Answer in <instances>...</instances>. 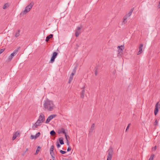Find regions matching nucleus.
Listing matches in <instances>:
<instances>
[{"label": "nucleus", "mask_w": 160, "mask_h": 160, "mask_svg": "<svg viewBox=\"0 0 160 160\" xmlns=\"http://www.w3.org/2000/svg\"><path fill=\"white\" fill-rule=\"evenodd\" d=\"M54 148V147L53 145H52L50 149V155L51 156L52 158L53 159V160H54V153L53 152V150Z\"/></svg>", "instance_id": "nucleus-4"}, {"label": "nucleus", "mask_w": 160, "mask_h": 160, "mask_svg": "<svg viewBox=\"0 0 160 160\" xmlns=\"http://www.w3.org/2000/svg\"><path fill=\"white\" fill-rule=\"evenodd\" d=\"M40 134H41V133L40 132H38L36 134L35 136H36V138H37L40 136Z\"/></svg>", "instance_id": "nucleus-28"}, {"label": "nucleus", "mask_w": 160, "mask_h": 160, "mask_svg": "<svg viewBox=\"0 0 160 160\" xmlns=\"http://www.w3.org/2000/svg\"><path fill=\"white\" fill-rule=\"evenodd\" d=\"M60 152L62 154H64L66 152L65 151L62 150H61Z\"/></svg>", "instance_id": "nucleus-30"}, {"label": "nucleus", "mask_w": 160, "mask_h": 160, "mask_svg": "<svg viewBox=\"0 0 160 160\" xmlns=\"http://www.w3.org/2000/svg\"><path fill=\"white\" fill-rule=\"evenodd\" d=\"M110 157H111V158H112V155H111V156H110Z\"/></svg>", "instance_id": "nucleus-41"}, {"label": "nucleus", "mask_w": 160, "mask_h": 160, "mask_svg": "<svg viewBox=\"0 0 160 160\" xmlns=\"http://www.w3.org/2000/svg\"><path fill=\"white\" fill-rule=\"evenodd\" d=\"M50 134L51 135H54L55 134V132L53 130H52L50 132Z\"/></svg>", "instance_id": "nucleus-27"}, {"label": "nucleus", "mask_w": 160, "mask_h": 160, "mask_svg": "<svg viewBox=\"0 0 160 160\" xmlns=\"http://www.w3.org/2000/svg\"><path fill=\"white\" fill-rule=\"evenodd\" d=\"M39 160H41V159H39Z\"/></svg>", "instance_id": "nucleus-42"}, {"label": "nucleus", "mask_w": 160, "mask_h": 160, "mask_svg": "<svg viewBox=\"0 0 160 160\" xmlns=\"http://www.w3.org/2000/svg\"><path fill=\"white\" fill-rule=\"evenodd\" d=\"M57 147L58 148H59L60 147L61 145L59 144L58 142H57Z\"/></svg>", "instance_id": "nucleus-35"}, {"label": "nucleus", "mask_w": 160, "mask_h": 160, "mask_svg": "<svg viewBox=\"0 0 160 160\" xmlns=\"http://www.w3.org/2000/svg\"><path fill=\"white\" fill-rule=\"evenodd\" d=\"M82 27H77V29L76 30L75 35L77 37L81 33V29L82 28Z\"/></svg>", "instance_id": "nucleus-8"}, {"label": "nucleus", "mask_w": 160, "mask_h": 160, "mask_svg": "<svg viewBox=\"0 0 160 160\" xmlns=\"http://www.w3.org/2000/svg\"><path fill=\"white\" fill-rule=\"evenodd\" d=\"M158 108L157 107L155 106V109H154V114L155 115H156L158 113Z\"/></svg>", "instance_id": "nucleus-20"}, {"label": "nucleus", "mask_w": 160, "mask_h": 160, "mask_svg": "<svg viewBox=\"0 0 160 160\" xmlns=\"http://www.w3.org/2000/svg\"><path fill=\"white\" fill-rule=\"evenodd\" d=\"M38 120L43 122L44 121V114H41Z\"/></svg>", "instance_id": "nucleus-12"}, {"label": "nucleus", "mask_w": 160, "mask_h": 160, "mask_svg": "<svg viewBox=\"0 0 160 160\" xmlns=\"http://www.w3.org/2000/svg\"><path fill=\"white\" fill-rule=\"evenodd\" d=\"M31 139H36L37 138H36L35 135H31Z\"/></svg>", "instance_id": "nucleus-26"}, {"label": "nucleus", "mask_w": 160, "mask_h": 160, "mask_svg": "<svg viewBox=\"0 0 160 160\" xmlns=\"http://www.w3.org/2000/svg\"><path fill=\"white\" fill-rule=\"evenodd\" d=\"M157 149V146H155L154 147L152 148V149L154 150H156Z\"/></svg>", "instance_id": "nucleus-36"}, {"label": "nucleus", "mask_w": 160, "mask_h": 160, "mask_svg": "<svg viewBox=\"0 0 160 160\" xmlns=\"http://www.w3.org/2000/svg\"><path fill=\"white\" fill-rule=\"evenodd\" d=\"M20 134V132L19 131H17L15 133L13 134L12 137V140H14Z\"/></svg>", "instance_id": "nucleus-11"}, {"label": "nucleus", "mask_w": 160, "mask_h": 160, "mask_svg": "<svg viewBox=\"0 0 160 160\" xmlns=\"http://www.w3.org/2000/svg\"><path fill=\"white\" fill-rule=\"evenodd\" d=\"M62 132L64 133L65 135V134H66V132H65V131L64 129H62Z\"/></svg>", "instance_id": "nucleus-37"}, {"label": "nucleus", "mask_w": 160, "mask_h": 160, "mask_svg": "<svg viewBox=\"0 0 160 160\" xmlns=\"http://www.w3.org/2000/svg\"><path fill=\"white\" fill-rule=\"evenodd\" d=\"M42 123V122L38 120L32 126V128L34 129H35L36 128H37L38 127L41 126Z\"/></svg>", "instance_id": "nucleus-6"}, {"label": "nucleus", "mask_w": 160, "mask_h": 160, "mask_svg": "<svg viewBox=\"0 0 160 160\" xmlns=\"http://www.w3.org/2000/svg\"><path fill=\"white\" fill-rule=\"evenodd\" d=\"M19 32L20 31L19 30L18 31L15 33V36L16 37H18L19 35Z\"/></svg>", "instance_id": "nucleus-22"}, {"label": "nucleus", "mask_w": 160, "mask_h": 160, "mask_svg": "<svg viewBox=\"0 0 160 160\" xmlns=\"http://www.w3.org/2000/svg\"><path fill=\"white\" fill-rule=\"evenodd\" d=\"M34 3L31 2L25 8V10L22 12V13L23 14H26L27 13L30 11L34 5Z\"/></svg>", "instance_id": "nucleus-2"}, {"label": "nucleus", "mask_w": 160, "mask_h": 160, "mask_svg": "<svg viewBox=\"0 0 160 160\" xmlns=\"http://www.w3.org/2000/svg\"><path fill=\"white\" fill-rule=\"evenodd\" d=\"M67 145L68 146H69V142L68 140H67Z\"/></svg>", "instance_id": "nucleus-39"}, {"label": "nucleus", "mask_w": 160, "mask_h": 160, "mask_svg": "<svg viewBox=\"0 0 160 160\" xmlns=\"http://www.w3.org/2000/svg\"><path fill=\"white\" fill-rule=\"evenodd\" d=\"M56 116V114H52L51 115L48 117V118L46 120V123H49L52 119L54 118Z\"/></svg>", "instance_id": "nucleus-9"}, {"label": "nucleus", "mask_w": 160, "mask_h": 160, "mask_svg": "<svg viewBox=\"0 0 160 160\" xmlns=\"http://www.w3.org/2000/svg\"><path fill=\"white\" fill-rule=\"evenodd\" d=\"M128 18L126 17V16H124L123 18V22H122V24H125L127 22V19Z\"/></svg>", "instance_id": "nucleus-19"}, {"label": "nucleus", "mask_w": 160, "mask_h": 160, "mask_svg": "<svg viewBox=\"0 0 160 160\" xmlns=\"http://www.w3.org/2000/svg\"><path fill=\"white\" fill-rule=\"evenodd\" d=\"M143 47V45L141 44L139 47V51L137 53V55H139L142 52V49Z\"/></svg>", "instance_id": "nucleus-13"}, {"label": "nucleus", "mask_w": 160, "mask_h": 160, "mask_svg": "<svg viewBox=\"0 0 160 160\" xmlns=\"http://www.w3.org/2000/svg\"><path fill=\"white\" fill-rule=\"evenodd\" d=\"M75 74V72H72V73L70 75V76L69 77V79L68 82L69 83H70L71 82L72 80L73 76Z\"/></svg>", "instance_id": "nucleus-14"}, {"label": "nucleus", "mask_w": 160, "mask_h": 160, "mask_svg": "<svg viewBox=\"0 0 160 160\" xmlns=\"http://www.w3.org/2000/svg\"><path fill=\"white\" fill-rule=\"evenodd\" d=\"M134 9V8H132L130 11L127 14H126L125 16H126L127 18H128V17H130Z\"/></svg>", "instance_id": "nucleus-15"}, {"label": "nucleus", "mask_w": 160, "mask_h": 160, "mask_svg": "<svg viewBox=\"0 0 160 160\" xmlns=\"http://www.w3.org/2000/svg\"><path fill=\"white\" fill-rule=\"evenodd\" d=\"M154 156V154H152L149 160H153Z\"/></svg>", "instance_id": "nucleus-25"}, {"label": "nucleus", "mask_w": 160, "mask_h": 160, "mask_svg": "<svg viewBox=\"0 0 160 160\" xmlns=\"http://www.w3.org/2000/svg\"><path fill=\"white\" fill-rule=\"evenodd\" d=\"M53 37V35L52 34H50L46 38V41L47 42H48L49 40L51 38H52Z\"/></svg>", "instance_id": "nucleus-18"}, {"label": "nucleus", "mask_w": 160, "mask_h": 160, "mask_svg": "<svg viewBox=\"0 0 160 160\" xmlns=\"http://www.w3.org/2000/svg\"><path fill=\"white\" fill-rule=\"evenodd\" d=\"M65 137L66 139V140L67 141V140H68L67 137H68V136H67L66 134H65Z\"/></svg>", "instance_id": "nucleus-38"}, {"label": "nucleus", "mask_w": 160, "mask_h": 160, "mask_svg": "<svg viewBox=\"0 0 160 160\" xmlns=\"http://www.w3.org/2000/svg\"><path fill=\"white\" fill-rule=\"evenodd\" d=\"M108 158H107V160H110L109 159V158H109V156L110 155V152H109V151H108Z\"/></svg>", "instance_id": "nucleus-34"}, {"label": "nucleus", "mask_w": 160, "mask_h": 160, "mask_svg": "<svg viewBox=\"0 0 160 160\" xmlns=\"http://www.w3.org/2000/svg\"><path fill=\"white\" fill-rule=\"evenodd\" d=\"M130 124L129 123V124L127 127V128H126V131H127V130L130 127Z\"/></svg>", "instance_id": "nucleus-32"}, {"label": "nucleus", "mask_w": 160, "mask_h": 160, "mask_svg": "<svg viewBox=\"0 0 160 160\" xmlns=\"http://www.w3.org/2000/svg\"><path fill=\"white\" fill-rule=\"evenodd\" d=\"M18 51V49L15 50L10 55L8 59V62L12 60L13 57L17 54Z\"/></svg>", "instance_id": "nucleus-3"}, {"label": "nucleus", "mask_w": 160, "mask_h": 160, "mask_svg": "<svg viewBox=\"0 0 160 160\" xmlns=\"http://www.w3.org/2000/svg\"><path fill=\"white\" fill-rule=\"evenodd\" d=\"M85 86L84 85L82 88V91L80 93V97L82 98H83L85 95Z\"/></svg>", "instance_id": "nucleus-5"}, {"label": "nucleus", "mask_w": 160, "mask_h": 160, "mask_svg": "<svg viewBox=\"0 0 160 160\" xmlns=\"http://www.w3.org/2000/svg\"><path fill=\"white\" fill-rule=\"evenodd\" d=\"M71 150V147L70 146L68 147V149H67V151L68 152H69Z\"/></svg>", "instance_id": "nucleus-31"}, {"label": "nucleus", "mask_w": 160, "mask_h": 160, "mask_svg": "<svg viewBox=\"0 0 160 160\" xmlns=\"http://www.w3.org/2000/svg\"><path fill=\"white\" fill-rule=\"evenodd\" d=\"M57 54H58V53L56 52H54L53 53L52 56L51 58V60H50V62H51L52 63L54 62V60L56 58Z\"/></svg>", "instance_id": "nucleus-10"}, {"label": "nucleus", "mask_w": 160, "mask_h": 160, "mask_svg": "<svg viewBox=\"0 0 160 160\" xmlns=\"http://www.w3.org/2000/svg\"><path fill=\"white\" fill-rule=\"evenodd\" d=\"M4 50V49H0V54L2 53Z\"/></svg>", "instance_id": "nucleus-33"}, {"label": "nucleus", "mask_w": 160, "mask_h": 160, "mask_svg": "<svg viewBox=\"0 0 160 160\" xmlns=\"http://www.w3.org/2000/svg\"><path fill=\"white\" fill-rule=\"evenodd\" d=\"M10 6V4L9 3H7L5 4L3 6V9H6L8 8Z\"/></svg>", "instance_id": "nucleus-17"}, {"label": "nucleus", "mask_w": 160, "mask_h": 160, "mask_svg": "<svg viewBox=\"0 0 160 160\" xmlns=\"http://www.w3.org/2000/svg\"><path fill=\"white\" fill-rule=\"evenodd\" d=\"M43 106L45 110L49 112L52 111L56 108L53 101L48 98L44 101Z\"/></svg>", "instance_id": "nucleus-1"}, {"label": "nucleus", "mask_w": 160, "mask_h": 160, "mask_svg": "<svg viewBox=\"0 0 160 160\" xmlns=\"http://www.w3.org/2000/svg\"><path fill=\"white\" fill-rule=\"evenodd\" d=\"M40 147H39V146H38V148L37 149L36 151L35 154H37L38 153V152H39V151L40 150Z\"/></svg>", "instance_id": "nucleus-24"}, {"label": "nucleus", "mask_w": 160, "mask_h": 160, "mask_svg": "<svg viewBox=\"0 0 160 160\" xmlns=\"http://www.w3.org/2000/svg\"><path fill=\"white\" fill-rule=\"evenodd\" d=\"M124 46H118V56H121L122 54L123 50L124 49Z\"/></svg>", "instance_id": "nucleus-7"}, {"label": "nucleus", "mask_w": 160, "mask_h": 160, "mask_svg": "<svg viewBox=\"0 0 160 160\" xmlns=\"http://www.w3.org/2000/svg\"><path fill=\"white\" fill-rule=\"evenodd\" d=\"M59 141L60 142V143L61 144H64V142L63 141V139L62 138H60L59 139Z\"/></svg>", "instance_id": "nucleus-21"}, {"label": "nucleus", "mask_w": 160, "mask_h": 160, "mask_svg": "<svg viewBox=\"0 0 160 160\" xmlns=\"http://www.w3.org/2000/svg\"><path fill=\"white\" fill-rule=\"evenodd\" d=\"M95 74L96 76H97L98 74V72L96 71L95 72Z\"/></svg>", "instance_id": "nucleus-40"}, {"label": "nucleus", "mask_w": 160, "mask_h": 160, "mask_svg": "<svg viewBox=\"0 0 160 160\" xmlns=\"http://www.w3.org/2000/svg\"><path fill=\"white\" fill-rule=\"evenodd\" d=\"M158 125V121L157 119H156L155 122H154V125L155 126H157V125Z\"/></svg>", "instance_id": "nucleus-29"}, {"label": "nucleus", "mask_w": 160, "mask_h": 160, "mask_svg": "<svg viewBox=\"0 0 160 160\" xmlns=\"http://www.w3.org/2000/svg\"><path fill=\"white\" fill-rule=\"evenodd\" d=\"M155 107H157V108L159 109L160 108V102H158L155 105Z\"/></svg>", "instance_id": "nucleus-23"}, {"label": "nucleus", "mask_w": 160, "mask_h": 160, "mask_svg": "<svg viewBox=\"0 0 160 160\" xmlns=\"http://www.w3.org/2000/svg\"><path fill=\"white\" fill-rule=\"evenodd\" d=\"M95 124H92L89 130V132L90 133H92L95 129Z\"/></svg>", "instance_id": "nucleus-16"}]
</instances>
